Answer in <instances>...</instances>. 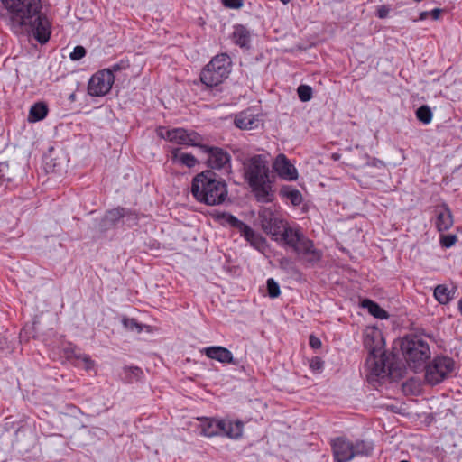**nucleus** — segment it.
<instances>
[{
  "label": "nucleus",
  "mask_w": 462,
  "mask_h": 462,
  "mask_svg": "<svg viewBox=\"0 0 462 462\" xmlns=\"http://www.w3.org/2000/svg\"><path fill=\"white\" fill-rule=\"evenodd\" d=\"M259 220L263 232L278 245L292 248L307 262L314 263L320 259L321 254L314 247L313 243L299 229L290 226L276 207L261 208Z\"/></svg>",
  "instance_id": "1"
},
{
  "label": "nucleus",
  "mask_w": 462,
  "mask_h": 462,
  "mask_svg": "<svg viewBox=\"0 0 462 462\" xmlns=\"http://www.w3.org/2000/svg\"><path fill=\"white\" fill-rule=\"evenodd\" d=\"M245 175L257 200L271 202L274 197L273 181L270 179L268 160L264 155H255L245 164Z\"/></svg>",
  "instance_id": "2"
},
{
  "label": "nucleus",
  "mask_w": 462,
  "mask_h": 462,
  "mask_svg": "<svg viewBox=\"0 0 462 462\" xmlns=\"http://www.w3.org/2000/svg\"><path fill=\"white\" fill-rule=\"evenodd\" d=\"M191 193L199 202L210 206L223 203L228 194L226 182L212 171H202L194 177Z\"/></svg>",
  "instance_id": "3"
},
{
  "label": "nucleus",
  "mask_w": 462,
  "mask_h": 462,
  "mask_svg": "<svg viewBox=\"0 0 462 462\" xmlns=\"http://www.w3.org/2000/svg\"><path fill=\"white\" fill-rule=\"evenodd\" d=\"M9 15L10 25L15 33L32 23L41 10V0H0Z\"/></svg>",
  "instance_id": "4"
},
{
  "label": "nucleus",
  "mask_w": 462,
  "mask_h": 462,
  "mask_svg": "<svg viewBox=\"0 0 462 462\" xmlns=\"http://www.w3.org/2000/svg\"><path fill=\"white\" fill-rule=\"evenodd\" d=\"M401 347L409 366L414 370L421 367L430 356L428 344L417 336L405 337Z\"/></svg>",
  "instance_id": "5"
},
{
  "label": "nucleus",
  "mask_w": 462,
  "mask_h": 462,
  "mask_svg": "<svg viewBox=\"0 0 462 462\" xmlns=\"http://www.w3.org/2000/svg\"><path fill=\"white\" fill-rule=\"evenodd\" d=\"M231 61L226 54L215 56L203 69L200 80L208 87H215L227 79L230 73Z\"/></svg>",
  "instance_id": "6"
},
{
  "label": "nucleus",
  "mask_w": 462,
  "mask_h": 462,
  "mask_svg": "<svg viewBox=\"0 0 462 462\" xmlns=\"http://www.w3.org/2000/svg\"><path fill=\"white\" fill-rule=\"evenodd\" d=\"M332 449L335 460L337 462H348L355 456L360 454H368L371 447L364 441L356 440L355 443L339 437L332 440Z\"/></svg>",
  "instance_id": "7"
},
{
  "label": "nucleus",
  "mask_w": 462,
  "mask_h": 462,
  "mask_svg": "<svg viewBox=\"0 0 462 462\" xmlns=\"http://www.w3.org/2000/svg\"><path fill=\"white\" fill-rule=\"evenodd\" d=\"M157 135L171 143L184 146H201L203 138L195 131L186 130L184 128L170 129L165 126H160L156 129Z\"/></svg>",
  "instance_id": "8"
},
{
  "label": "nucleus",
  "mask_w": 462,
  "mask_h": 462,
  "mask_svg": "<svg viewBox=\"0 0 462 462\" xmlns=\"http://www.w3.org/2000/svg\"><path fill=\"white\" fill-rule=\"evenodd\" d=\"M455 363L448 356H437L425 368V381L436 385L447 379L454 371Z\"/></svg>",
  "instance_id": "9"
},
{
  "label": "nucleus",
  "mask_w": 462,
  "mask_h": 462,
  "mask_svg": "<svg viewBox=\"0 0 462 462\" xmlns=\"http://www.w3.org/2000/svg\"><path fill=\"white\" fill-rule=\"evenodd\" d=\"M221 223L230 227L236 228L254 248L263 251L266 246V240L249 226L240 221L236 217L224 213L219 217Z\"/></svg>",
  "instance_id": "10"
},
{
  "label": "nucleus",
  "mask_w": 462,
  "mask_h": 462,
  "mask_svg": "<svg viewBox=\"0 0 462 462\" xmlns=\"http://www.w3.org/2000/svg\"><path fill=\"white\" fill-rule=\"evenodd\" d=\"M115 82V76L110 69L96 72L88 80V93L92 97H104L109 93Z\"/></svg>",
  "instance_id": "11"
},
{
  "label": "nucleus",
  "mask_w": 462,
  "mask_h": 462,
  "mask_svg": "<svg viewBox=\"0 0 462 462\" xmlns=\"http://www.w3.org/2000/svg\"><path fill=\"white\" fill-rule=\"evenodd\" d=\"M273 171L276 175L286 181H295L299 178V172L294 163L283 153H279L272 163Z\"/></svg>",
  "instance_id": "12"
},
{
  "label": "nucleus",
  "mask_w": 462,
  "mask_h": 462,
  "mask_svg": "<svg viewBox=\"0 0 462 462\" xmlns=\"http://www.w3.org/2000/svg\"><path fill=\"white\" fill-rule=\"evenodd\" d=\"M28 30H32L34 38L40 43H45L49 41L51 32V23L47 17L38 14L32 18L31 25L23 27L22 32Z\"/></svg>",
  "instance_id": "13"
},
{
  "label": "nucleus",
  "mask_w": 462,
  "mask_h": 462,
  "mask_svg": "<svg viewBox=\"0 0 462 462\" xmlns=\"http://www.w3.org/2000/svg\"><path fill=\"white\" fill-rule=\"evenodd\" d=\"M200 150L207 154V162L211 168L223 169L229 163V155L222 149L201 144Z\"/></svg>",
  "instance_id": "14"
},
{
  "label": "nucleus",
  "mask_w": 462,
  "mask_h": 462,
  "mask_svg": "<svg viewBox=\"0 0 462 462\" xmlns=\"http://www.w3.org/2000/svg\"><path fill=\"white\" fill-rule=\"evenodd\" d=\"M384 339L376 327H367L364 331V345L369 353L383 351Z\"/></svg>",
  "instance_id": "15"
},
{
  "label": "nucleus",
  "mask_w": 462,
  "mask_h": 462,
  "mask_svg": "<svg viewBox=\"0 0 462 462\" xmlns=\"http://www.w3.org/2000/svg\"><path fill=\"white\" fill-rule=\"evenodd\" d=\"M365 366L372 375L383 376L386 374V356L384 350L369 353Z\"/></svg>",
  "instance_id": "16"
},
{
  "label": "nucleus",
  "mask_w": 462,
  "mask_h": 462,
  "mask_svg": "<svg viewBox=\"0 0 462 462\" xmlns=\"http://www.w3.org/2000/svg\"><path fill=\"white\" fill-rule=\"evenodd\" d=\"M197 420L199 421V428L203 436L213 437L222 435V430L225 425L223 419L198 418Z\"/></svg>",
  "instance_id": "17"
},
{
  "label": "nucleus",
  "mask_w": 462,
  "mask_h": 462,
  "mask_svg": "<svg viewBox=\"0 0 462 462\" xmlns=\"http://www.w3.org/2000/svg\"><path fill=\"white\" fill-rule=\"evenodd\" d=\"M235 125L243 130H253L262 125V120L251 110H246L236 116Z\"/></svg>",
  "instance_id": "18"
},
{
  "label": "nucleus",
  "mask_w": 462,
  "mask_h": 462,
  "mask_svg": "<svg viewBox=\"0 0 462 462\" xmlns=\"http://www.w3.org/2000/svg\"><path fill=\"white\" fill-rule=\"evenodd\" d=\"M208 358L217 360L220 363H234V356L231 351L220 346L205 347L201 350Z\"/></svg>",
  "instance_id": "19"
},
{
  "label": "nucleus",
  "mask_w": 462,
  "mask_h": 462,
  "mask_svg": "<svg viewBox=\"0 0 462 462\" xmlns=\"http://www.w3.org/2000/svg\"><path fill=\"white\" fill-rule=\"evenodd\" d=\"M453 225V217L450 209L443 205L437 209L436 226L439 232L448 230Z\"/></svg>",
  "instance_id": "20"
},
{
  "label": "nucleus",
  "mask_w": 462,
  "mask_h": 462,
  "mask_svg": "<svg viewBox=\"0 0 462 462\" xmlns=\"http://www.w3.org/2000/svg\"><path fill=\"white\" fill-rule=\"evenodd\" d=\"M66 355L69 359L74 360L75 365L82 367L85 370H90L94 367V362L85 354L79 353L74 346L66 349Z\"/></svg>",
  "instance_id": "21"
},
{
  "label": "nucleus",
  "mask_w": 462,
  "mask_h": 462,
  "mask_svg": "<svg viewBox=\"0 0 462 462\" xmlns=\"http://www.w3.org/2000/svg\"><path fill=\"white\" fill-rule=\"evenodd\" d=\"M224 428L222 435L230 439H238L242 436L244 425L240 420H232L229 419H223Z\"/></svg>",
  "instance_id": "22"
},
{
  "label": "nucleus",
  "mask_w": 462,
  "mask_h": 462,
  "mask_svg": "<svg viewBox=\"0 0 462 462\" xmlns=\"http://www.w3.org/2000/svg\"><path fill=\"white\" fill-rule=\"evenodd\" d=\"M48 115V106L42 102L32 105L29 110L27 121L29 123H36L43 120Z\"/></svg>",
  "instance_id": "23"
},
{
  "label": "nucleus",
  "mask_w": 462,
  "mask_h": 462,
  "mask_svg": "<svg viewBox=\"0 0 462 462\" xmlns=\"http://www.w3.org/2000/svg\"><path fill=\"white\" fill-rule=\"evenodd\" d=\"M360 306L366 309L368 312L374 318L379 319H387L389 315L386 310L381 308L376 302L365 299L360 302Z\"/></svg>",
  "instance_id": "24"
},
{
  "label": "nucleus",
  "mask_w": 462,
  "mask_h": 462,
  "mask_svg": "<svg viewBox=\"0 0 462 462\" xmlns=\"http://www.w3.org/2000/svg\"><path fill=\"white\" fill-rule=\"evenodd\" d=\"M454 293V290L444 284L436 286L433 291L435 300L440 304H448L453 299Z\"/></svg>",
  "instance_id": "25"
},
{
  "label": "nucleus",
  "mask_w": 462,
  "mask_h": 462,
  "mask_svg": "<svg viewBox=\"0 0 462 462\" xmlns=\"http://www.w3.org/2000/svg\"><path fill=\"white\" fill-rule=\"evenodd\" d=\"M280 194L282 198L288 199L293 206H299L302 203L303 198L300 190L291 187L282 186Z\"/></svg>",
  "instance_id": "26"
},
{
  "label": "nucleus",
  "mask_w": 462,
  "mask_h": 462,
  "mask_svg": "<svg viewBox=\"0 0 462 462\" xmlns=\"http://www.w3.org/2000/svg\"><path fill=\"white\" fill-rule=\"evenodd\" d=\"M173 160L188 168H193L198 163V160L191 153L180 152L179 149L172 151Z\"/></svg>",
  "instance_id": "27"
},
{
  "label": "nucleus",
  "mask_w": 462,
  "mask_h": 462,
  "mask_svg": "<svg viewBox=\"0 0 462 462\" xmlns=\"http://www.w3.org/2000/svg\"><path fill=\"white\" fill-rule=\"evenodd\" d=\"M233 39L237 45L246 47L250 42L249 32L244 26L237 25L234 30Z\"/></svg>",
  "instance_id": "28"
},
{
  "label": "nucleus",
  "mask_w": 462,
  "mask_h": 462,
  "mask_svg": "<svg viewBox=\"0 0 462 462\" xmlns=\"http://www.w3.org/2000/svg\"><path fill=\"white\" fill-rule=\"evenodd\" d=\"M416 116L425 125L430 124L432 120V113L430 109L426 106H422L417 109Z\"/></svg>",
  "instance_id": "29"
},
{
  "label": "nucleus",
  "mask_w": 462,
  "mask_h": 462,
  "mask_svg": "<svg viewBox=\"0 0 462 462\" xmlns=\"http://www.w3.org/2000/svg\"><path fill=\"white\" fill-rule=\"evenodd\" d=\"M122 323L124 327L128 330L136 331L138 333L142 332L143 328H147L146 326L139 324L135 319L129 318H124L122 319Z\"/></svg>",
  "instance_id": "30"
},
{
  "label": "nucleus",
  "mask_w": 462,
  "mask_h": 462,
  "mask_svg": "<svg viewBox=\"0 0 462 462\" xmlns=\"http://www.w3.org/2000/svg\"><path fill=\"white\" fill-rule=\"evenodd\" d=\"M299 98L302 102L310 101L312 97V88L308 85H300L298 89Z\"/></svg>",
  "instance_id": "31"
},
{
  "label": "nucleus",
  "mask_w": 462,
  "mask_h": 462,
  "mask_svg": "<svg viewBox=\"0 0 462 462\" xmlns=\"http://www.w3.org/2000/svg\"><path fill=\"white\" fill-rule=\"evenodd\" d=\"M268 294L271 298H277L280 293V285L274 279L269 278L266 282Z\"/></svg>",
  "instance_id": "32"
},
{
  "label": "nucleus",
  "mask_w": 462,
  "mask_h": 462,
  "mask_svg": "<svg viewBox=\"0 0 462 462\" xmlns=\"http://www.w3.org/2000/svg\"><path fill=\"white\" fill-rule=\"evenodd\" d=\"M457 241V237L456 235H442L439 239L440 245L445 248H450Z\"/></svg>",
  "instance_id": "33"
},
{
  "label": "nucleus",
  "mask_w": 462,
  "mask_h": 462,
  "mask_svg": "<svg viewBox=\"0 0 462 462\" xmlns=\"http://www.w3.org/2000/svg\"><path fill=\"white\" fill-rule=\"evenodd\" d=\"M86 55V50L83 46H76L69 54L71 60L77 61Z\"/></svg>",
  "instance_id": "34"
},
{
  "label": "nucleus",
  "mask_w": 462,
  "mask_h": 462,
  "mask_svg": "<svg viewBox=\"0 0 462 462\" xmlns=\"http://www.w3.org/2000/svg\"><path fill=\"white\" fill-rule=\"evenodd\" d=\"M310 368L313 372H321L323 369V362L319 357H314L310 361Z\"/></svg>",
  "instance_id": "35"
},
{
  "label": "nucleus",
  "mask_w": 462,
  "mask_h": 462,
  "mask_svg": "<svg viewBox=\"0 0 462 462\" xmlns=\"http://www.w3.org/2000/svg\"><path fill=\"white\" fill-rule=\"evenodd\" d=\"M222 3L228 8L238 9L243 6V0H222Z\"/></svg>",
  "instance_id": "36"
},
{
  "label": "nucleus",
  "mask_w": 462,
  "mask_h": 462,
  "mask_svg": "<svg viewBox=\"0 0 462 462\" xmlns=\"http://www.w3.org/2000/svg\"><path fill=\"white\" fill-rule=\"evenodd\" d=\"M390 13V8L386 5H381L377 9V16L381 19L386 18Z\"/></svg>",
  "instance_id": "37"
},
{
  "label": "nucleus",
  "mask_w": 462,
  "mask_h": 462,
  "mask_svg": "<svg viewBox=\"0 0 462 462\" xmlns=\"http://www.w3.org/2000/svg\"><path fill=\"white\" fill-rule=\"evenodd\" d=\"M310 345L313 348H319L321 346V341L315 336L310 337Z\"/></svg>",
  "instance_id": "38"
},
{
  "label": "nucleus",
  "mask_w": 462,
  "mask_h": 462,
  "mask_svg": "<svg viewBox=\"0 0 462 462\" xmlns=\"http://www.w3.org/2000/svg\"><path fill=\"white\" fill-rule=\"evenodd\" d=\"M119 216H121V212H120V210H118V209H115V210L110 211V212L106 215V217H107L108 219L114 220V219H115V217H119Z\"/></svg>",
  "instance_id": "39"
},
{
  "label": "nucleus",
  "mask_w": 462,
  "mask_h": 462,
  "mask_svg": "<svg viewBox=\"0 0 462 462\" xmlns=\"http://www.w3.org/2000/svg\"><path fill=\"white\" fill-rule=\"evenodd\" d=\"M441 10L439 8L433 9L432 11L429 12L430 15L434 20H438L440 16Z\"/></svg>",
  "instance_id": "40"
},
{
  "label": "nucleus",
  "mask_w": 462,
  "mask_h": 462,
  "mask_svg": "<svg viewBox=\"0 0 462 462\" xmlns=\"http://www.w3.org/2000/svg\"><path fill=\"white\" fill-rule=\"evenodd\" d=\"M429 15H430L429 12H422V13L420 14V20H424V19H426Z\"/></svg>",
  "instance_id": "41"
},
{
  "label": "nucleus",
  "mask_w": 462,
  "mask_h": 462,
  "mask_svg": "<svg viewBox=\"0 0 462 462\" xmlns=\"http://www.w3.org/2000/svg\"><path fill=\"white\" fill-rule=\"evenodd\" d=\"M283 5H287L291 0H280Z\"/></svg>",
  "instance_id": "42"
},
{
  "label": "nucleus",
  "mask_w": 462,
  "mask_h": 462,
  "mask_svg": "<svg viewBox=\"0 0 462 462\" xmlns=\"http://www.w3.org/2000/svg\"><path fill=\"white\" fill-rule=\"evenodd\" d=\"M134 374H139V373H140V370H139L138 368H134Z\"/></svg>",
  "instance_id": "43"
},
{
  "label": "nucleus",
  "mask_w": 462,
  "mask_h": 462,
  "mask_svg": "<svg viewBox=\"0 0 462 462\" xmlns=\"http://www.w3.org/2000/svg\"><path fill=\"white\" fill-rule=\"evenodd\" d=\"M401 462H409V461H406V460H402V461H401Z\"/></svg>",
  "instance_id": "44"
}]
</instances>
